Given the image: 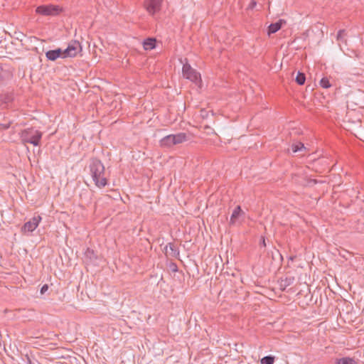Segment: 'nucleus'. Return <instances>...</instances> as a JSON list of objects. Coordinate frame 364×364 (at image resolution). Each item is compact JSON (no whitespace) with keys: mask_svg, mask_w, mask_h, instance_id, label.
I'll return each mask as SVG.
<instances>
[{"mask_svg":"<svg viewBox=\"0 0 364 364\" xmlns=\"http://www.w3.org/2000/svg\"><path fill=\"white\" fill-rule=\"evenodd\" d=\"M336 364H357V362L351 358H342L337 359Z\"/></svg>","mask_w":364,"mask_h":364,"instance_id":"f8f14e48","label":"nucleus"},{"mask_svg":"<svg viewBox=\"0 0 364 364\" xmlns=\"http://www.w3.org/2000/svg\"><path fill=\"white\" fill-rule=\"evenodd\" d=\"M91 176L95 181V185L98 188H103L107 183V179L105 176V166L98 160L92 161L90 166Z\"/></svg>","mask_w":364,"mask_h":364,"instance_id":"f03ea898","label":"nucleus"},{"mask_svg":"<svg viewBox=\"0 0 364 364\" xmlns=\"http://www.w3.org/2000/svg\"><path fill=\"white\" fill-rule=\"evenodd\" d=\"M47 290H48V286L47 285L43 286V287L41 288V293L43 294V292H45Z\"/></svg>","mask_w":364,"mask_h":364,"instance_id":"a211bd4d","label":"nucleus"},{"mask_svg":"<svg viewBox=\"0 0 364 364\" xmlns=\"http://www.w3.org/2000/svg\"><path fill=\"white\" fill-rule=\"evenodd\" d=\"M21 136L24 144L29 143L34 146H38L42 133L36 129H27L22 132Z\"/></svg>","mask_w":364,"mask_h":364,"instance_id":"7ed1b4c3","label":"nucleus"},{"mask_svg":"<svg viewBox=\"0 0 364 364\" xmlns=\"http://www.w3.org/2000/svg\"><path fill=\"white\" fill-rule=\"evenodd\" d=\"M283 23H284V21L279 20L278 22L272 23L268 28V35L269 36L270 34L278 31L281 28Z\"/></svg>","mask_w":364,"mask_h":364,"instance_id":"9d476101","label":"nucleus"},{"mask_svg":"<svg viewBox=\"0 0 364 364\" xmlns=\"http://www.w3.org/2000/svg\"><path fill=\"white\" fill-rule=\"evenodd\" d=\"M82 46L77 41H72L65 49L57 48L46 53L48 60L54 61L58 58H73L82 55Z\"/></svg>","mask_w":364,"mask_h":364,"instance_id":"f257e3e1","label":"nucleus"},{"mask_svg":"<svg viewBox=\"0 0 364 364\" xmlns=\"http://www.w3.org/2000/svg\"><path fill=\"white\" fill-rule=\"evenodd\" d=\"M161 0H146L144 5L146 11L154 14L160 9Z\"/></svg>","mask_w":364,"mask_h":364,"instance_id":"6e6552de","label":"nucleus"},{"mask_svg":"<svg viewBox=\"0 0 364 364\" xmlns=\"http://www.w3.org/2000/svg\"><path fill=\"white\" fill-rule=\"evenodd\" d=\"M187 140L186 134L179 133L177 134H170L164 137L160 141V146L162 147H171L173 145L181 144Z\"/></svg>","mask_w":364,"mask_h":364,"instance_id":"20e7f679","label":"nucleus"},{"mask_svg":"<svg viewBox=\"0 0 364 364\" xmlns=\"http://www.w3.org/2000/svg\"><path fill=\"white\" fill-rule=\"evenodd\" d=\"M244 215V211L242 210L240 206H237L232 211L230 216V223L231 225H235L238 221V219Z\"/></svg>","mask_w":364,"mask_h":364,"instance_id":"1a4fd4ad","label":"nucleus"},{"mask_svg":"<svg viewBox=\"0 0 364 364\" xmlns=\"http://www.w3.org/2000/svg\"><path fill=\"white\" fill-rule=\"evenodd\" d=\"M275 358L272 355H268L262 358L260 360L261 364H274Z\"/></svg>","mask_w":364,"mask_h":364,"instance_id":"4468645a","label":"nucleus"},{"mask_svg":"<svg viewBox=\"0 0 364 364\" xmlns=\"http://www.w3.org/2000/svg\"><path fill=\"white\" fill-rule=\"evenodd\" d=\"M41 219V217L39 215L33 217L31 220L24 224L21 229L22 232L26 233L27 232H33L38 226Z\"/></svg>","mask_w":364,"mask_h":364,"instance_id":"0eeeda50","label":"nucleus"},{"mask_svg":"<svg viewBox=\"0 0 364 364\" xmlns=\"http://www.w3.org/2000/svg\"><path fill=\"white\" fill-rule=\"evenodd\" d=\"M291 149H292L293 152L296 153V152H299V151L305 150L306 148L302 143L296 142V143L292 144Z\"/></svg>","mask_w":364,"mask_h":364,"instance_id":"ddd939ff","label":"nucleus"},{"mask_svg":"<svg viewBox=\"0 0 364 364\" xmlns=\"http://www.w3.org/2000/svg\"><path fill=\"white\" fill-rule=\"evenodd\" d=\"M63 11V9L57 5H41L36 8V12L43 16H56Z\"/></svg>","mask_w":364,"mask_h":364,"instance_id":"423d86ee","label":"nucleus"},{"mask_svg":"<svg viewBox=\"0 0 364 364\" xmlns=\"http://www.w3.org/2000/svg\"><path fill=\"white\" fill-rule=\"evenodd\" d=\"M143 47L146 50L154 49L156 47V40L154 38L146 39L143 43Z\"/></svg>","mask_w":364,"mask_h":364,"instance_id":"9b49d317","label":"nucleus"},{"mask_svg":"<svg viewBox=\"0 0 364 364\" xmlns=\"http://www.w3.org/2000/svg\"><path fill=\"white\" fill-rule=\"evenodd\" d=\"M320 85L323 88H328L331 87V84L328 80L326 78L321 79V80L320 81Z\"/></svg>","mask_w":364,"mask_h":364,"instance_id":"dca6fc26","label":"nucleus"},{"mask_svg":"<svg viewBox=\"0 0 364 364\" xmlns=\"http://www.w3.org/2000/svg\"><path fill=\"white\" fill-rule=\"evenodd\" d=\"M256 4H256V1H254V0H252V1L250 3V4H249V6H248V9H253L255 7Z\"/></svg>","mask_w":364,"mask_h":364,"instance_id":"f3484780","label":"nucleus"},{"mask_svg":"<svg viewBox=\"0 0 364 364\" xmlns=\"http://www.w3.org/2000/svg\"><path fill=\"white\" fill-rule=\"evenodd\" d=\"M306 80V77L304 73H298L296 77V82L301 85H304Z\"/></svg>","mask_w":364,"mask_h":364,"instance_id":"2eb2a0df","label":"nucleus"},{"mask_svg":"<svg viewBox=\"0 0 364 364\" xmlns=\"http://www.w3.org/2000/svg\"><path fill=\"white\" fill-rule=\"evenodd\" d=\"M183 76L190 80L198 86L200 87L202 83L200 74L196 70L193 69L188 63H186L182 69Z\"/></svg>","mask_w":364,"mask_h":364,"instance_id":"39448f33","label":"nucleus"}]
</instances>
